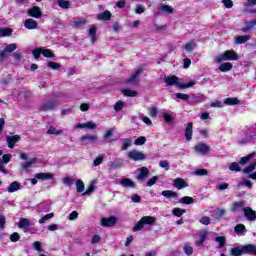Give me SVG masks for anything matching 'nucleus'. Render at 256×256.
Here are the masks:
<instances>
[{
	"label": "nucleus",
	"mask_w": 256,
	"mask_h": 256,
	"mask_svg": "<svg viewBox=\"0 0 256 256\" xmlns=\"http://www.w3.org/2000/svg\"><path fill=\"white\" fill-rule=\"evenodd\" d=\"M256 153L252 152L248 156L242 157L239 160V165H248L244 170H242V173L245 175H249L255 171L256 168Z\"/></svg>",
	"instance_id": "nucleus-1"
},
{
	"label": "nucleus",
	"mask_w": 256,
	"mask_h": 256,
	"mask_svg": "<svg viewBox=\"0 0 256 256\" xmlns=\"http://www.w3.org/2000/svg\"><path fill=\"white\" fill-rule=\"evenodd\" d=\"M164 82L169 87L175 85V87H178V89H189V87H193L195 85V81H190L186 84H182L179 82V78L177 76H168L165 78Z\"/></svg>",
	"instance_id": "nucleus-2"
},
{
	"label": "nucleus",
	"mask_w": 256,
	"mask_h": 256,
	"mask_svg": "<svg viewBox=\"0 0 256 256\" xmlns=\"http://www.w3.org/2000/svg\"><path fill=\"white\" fill-rule=\"evenodd\" d=\"M223 61H239V55L235 50H226L214 58V63H223Z\"/></svg>",
	"instance_id": "nucleus-3"
},
{
	"label": "nucleus",
	"mask_w": 256,
	"mask_h": 256,
	"mask_svg": "<svg viewBox=\"0 0 256 256\" xmlns=\"http://www.w3.org/2000/svg\"><path fill=\"white\" fill-rule=\"evenodd\" d=\"M157 223V218L153 216H143L140 221H138L133 227L132 231L137 233V231H141L145 225H155Z\"/></svg>",
	"instance_id": "nucleus-4"
},
{
	"label": "nucleus",
	"mask_w": 256,
	"mask_h": 256,
	"mask_svg": "<svg viewBox=\"0 0 256 256\" xmlns=\"http://www.w3.org/2000/svg\"><path fill=\"white\" fill-rule=\"evenodd\" d=\"M194 150L195 152L198 154V155H209V153H211V146H209V144L207 143H199L198 145H196L194 147Z\"/></svg>",
	"instance_id": "nucleus-5"
},
{
	"label": "nucleus",
	"mask_w": 256,
	"mask_h": 256,
	"mask_svg": "<svg viewBox=\"0 0 256 256\" xmlns=\"http://www.w3.org/2000/svg\"><path fill=\"white\" fill-rule=\"evenodd\" d=\"M17 49V44H6L4 50L0 52V61H5L7 59L8 53H13Z\"/></svg>",
	"instance_id": "nucleus-6"
},
{
	"label": "nucleus",
	"mask_w": 256,
	"mask_h": 256,
	"mask_svg": "<svg viewBox=\"0 0 256 256\" xmlns=\"http://www.w3.org/2000/svg\"><path fill=\"white\" fill-rule=\"evenodd\" d=\"M57 108V101L55 100H46L39 107L40 111H53V109Z\"/></svg>",
	"instance_id": "nucleus-7"
},
{
	"label": "nucleus",
	"mask_w": 256,
	"mask_h": 256,
	"mask_svg": "<svg viewBox=\"0 0 256 256\" xmlns=\"http://www.w3.org/2000/svg\"><path fill=\"white\" fill-rule=\"evenodd\" d=\"M51 96L54 101H56L57 105H59V103H65V101L69 99V94L65 92H53Z\"/></svg>",
	"instance_id": "nucleus-8"
},
{
	"label": "nucleus",
	"mask_w": 256,
	"mask_h": 256,
	"mask_svg": "<svg viewBox=\"0 0 256 256\" xmlns=\"http://www.w3.org/2000/svg\"><path fill=\"white\" fill-rule=\"evenodd\" d=\"M128 159L132 161H145V154L143 152H139L138 150H132L128 152Z\"/></svg>",
	"instance_id": "nucleus-9"
},
{
	"label": "nucleus",
	"mask_w": 256,
	"mask_h": 256,
	"mask_svg": "<svg viewBox=\"0 0 256 256\" xmlns=\"http://www.w3.org/2000/svg\"><path fill=\"white\" fill-rule=\"evenodd\" d=\"M29 17H34V19H41L43 17V12L39 6H33L27 11Z\"/></svg>",
	"instance_id": "nucleus-10"
},
{
	"label": "nucleus",
	"mask_w": 256,
	"mask_h": 256,
	"mask_svg": "<svg viewBox=\"0 0 256 256\" xmlns=\"http://www.w3.org/2000/svg\"><path fill=\"white\" fill-rule=\"evenodd\" d=\"M149 175H151L149 168L141 167L138 169V175L136 176V179L138 181H145V179H147V177H149Z\"/></svg>",
	"instance_id": "nucleus-11"
},
{
	"label": "nucleus",
	"mask_w": 256,
	"mask_h": 256,
	"mask_svg": "<svg viewBox=\"0 0 256 256\" xmlns=\"http://www.w3.org/2000/svg\"><path fill=\"white\" fill-rule=\"evenodd\" d=\"M244 217L247 221H256V212L251 207L243 208Z\"/></svg>",
	"instance_id": "nucleus-12"
},
{
	"label": "nucleus",
	"mask_w": 256,
	"mask_h": 256,
	"mask_svg": "<svg viewBox=\"0 0 256 256\" xmlns=\"http://www.w3.org/2000/svg\"><path fill=\"white\" fill-rule=\"evenodd\" d=\"M116 224H117V217H115V216H110L108 218L101 219L102 227H113Z\"/></svg>",
	"instance_id": "nucleus-13"
},
{
	"label": "nucleus",
	"mask_w": 256,
	"mask_h": 256,
	"mask_svg": "<svg viewBox=\"0 0 256 256\" xmlns=\"http://www.w3.org/2000/svg\"><path fill=\"white\" fill-rule=\"evenodd\" d=\"M98 139L97 135H86L80 138V142L82 145L87 146L89 143H97Z\"/></svg>",
	"instance_id": "nucleus-14"
},
{
	"label": "nucleus",
	"mask_w": 256,
	"mask_h": 256,
	"mask_svg": "<svg viewBox=\"0 0 256 256\" xmlns=\"http://www.w3.org/2000/svg\"><path fill=\"white\" fill-rule=\"evenodd\" d=\"M21 139V136H6V142L8 144L9 149H15V143H18Z\"/></svg>",
	"instance_id": "nucleus-15"
},
{
	"label": "nucleus",
	"mask_w": 256,
	"mask_h": 256,
	"mask_svg": "<svg viewBox=\"0 0 256 256\" xmlns=\"http://www.w3.org/2000/svg\"><path fill=\"white\" fill-rule=\"evenodd\" d=\"M242 251L244 255H255L256 256V245L255 244H246L242 246Z\"/></svg>",
	"instance_id": "nucleus-16"
},
{
	"label": "nucleus",
	"mask_w": 256,
	"mask_h": 256,
	"mask_svg": "<svg viewBox=\"0 0 256 256\" xmlns=\"http://www.w3.org/2000/svg\"><path fill=\"white\" fill-rule=\"evenodd\" d=\"M256 27V20H250L245 22L244 26L241 28L242 33H249V31H253Z\"/></svg>",
	"instance_id": "nucleus-17"
},
{
	"label": "nucleus",
	"mask_w": 256,
	"mask_h": 256,
	"mask_svg": "<svg viewBox=\"0 0 256 256\" xmlns=\"http://www.w3.org/2000/svg\"><path fill=\"white\" fill-rule=\"evenodd\" d=\"M173 186L178 189H185V187H189V183L183 180V178H176L173 181Z\"/></svg>",
	"instance_id": "nucleus-18"
},
{
	"label": "nucleus",
	"mask_w": 256,
	"mask_h": 256,
	"mask_svg": "<svg viewBox=\"0 0 256 256\" xmlns=\"http://www.w3.org/2000/svg\"><path fill=\"white\" fill-rule=\"evenodd\" d=\"M143 73V66H140L135 70V72L126 80V83H135L139 77Z\"/></svg>",
	"instance_id": "nucleus-19"
},
{
	"label": "nucleus",
	"mask_w": 256,
	"mask_h": 256,
	"mask_svg": "<svg viewBox=\"0 0 256 256\" xmlns=\"http://www.w3.org/2000/svg\"><path fill=\"white\" fill-rule=\"evenodd\" d=\"M120 185H122V187H125L126 189H129V188L135 189L137 187V184L129 178H124L120 180Z\"/></svg>",
	"instance_id": "nucleus-20"
},
{
	"label": "nucleus",
	"mask_w": 256,
	"mask_h": 256,
	"mask_svg": "<svg viewBox=\"0 0 256 256\" xmlns=\"http://www.w3.org/2000/svg\"><path fill=\"white\" fill-rule=\"evenodd\" d=\"M184 135L186 141H191V139H193V122H189L187 124L186 129L184 131Z\"/></svg>",
	"instance_id": "nucleus-21"
},
{
	"label": "nucleus",
	"mask_w": 256,
	"mask_h": 256,
	"mask_svg": "<svg viewBox=\"0 0 256 256\" xmlns=\"http://www.w3.org/2000/svg\"><path fill=\"white\" fill-rule=\"evenodd\" d=\"M76 129H90V130H93V129H97V124H95V122L93 121H89V122H86V123H79L78 125L75 126Z\"/></svg>",
	"instance_id": "nucleus-22"
},
{
	"label": "nucleus",
	"mask_w": 256,
	"mask_h": 256,
	"mask_svg": "<svg viewBox=\"0 0 256 256\" xmlns=\"http://www.w3.org/2000/svg\"><path fill=\"white\" fill-rule=\"evenodd\" d=\"M38 26H39V24L31 18H28L24 21L25 29H28L30 31L33 30V29H37Z\"/></svg>",
	"instance_id": "nucleus-23"
},
{
	"label": "nucleus",
	"mask_w": 256,
	"mask_h": 256,
	"mask_svg": "<svg viewBox=\"0 0 256 256\" xmlns=\"http://www.w3.org/2000/svg\"><path fill=\"white\" fill-rule=\"evenodd\" d=\"M18 227L19 229H23V231L27 232V228L31 227V221L27 218H20Z\"/></svg>",
	"instance_id": "nucleus-24"
},
{
	"label": "nucleus",
	"mask_w": 256,
	"mask_h": 256,
	"mask_svg": "<svg viewBox=\"0 0 256 256\" xmlns=\"http://www.w3.org/2000/svg\"><path fill=\"white\" fill-rule=\"evenodd\" d=\"M109 169H119L123 167V159L116 158L113 162L108 163Z\"/></svg>",
	"instance_id": "nucleus-25"
},
{
	"label": "nucleus",
	"mask_w": 256,
	"mask_h": 256,
	"mask_svg": "<svg viewBox=\"0 0 256 256\" xmlns=\"http://www.w3.org/2000/svg\"><path fill=\"white\" fill-rule=\"evenodd\" d=\"M37 211L38 213H47L48 211H51V205L47 202H42L37 205Z\"/></svg>",
	"instance_id": "nucleus-26"
},
{
	"label": "nucleus",
	"mask_w": 256,
	"mask_h": 256,
	"mask_svg": "<svg viewBox=\"0 0 256 256\" xmlns=\"http://www.w3.org/2000/svg\"><path fill=\"white\" fill-rule=\"evenodd\" d=\"M243 211V209H245V202L243 201H239V202H234L232 204V207H231V211L232 213H237V211Z\"/></svg>",
	"instance_id": "nucleus-27"
},
{
	"label": "nucleus",
	"mask_w": 256,
	"mask_h": 256,
	"mask_svg": "<svg viewBox=\"0 0 256 256\" xmlns=\"http://www.w3.org/2000/svg\"><path fill=\"white\" fill-rule=\"evenodd\" d=\"M98 21H111V12L109 10H106L102 13H99L97 15Z\"/></svg>",
	"instance_id": "nucleus-28"
},
{
	"label": "nucleus",
	"mask_w": 256,
	"mask_h": 256,
	"mask_svg": "<svg viewBox=\"0 0 256 256\" xmlns=\"http://www.w3.org/2000/svg\"><path fill=\"white\" fill-rule=\"evenodd\" d=\"M161 195L166 197V199H177L179 197V194H177V192H173L172 190H164L162 191Z\"/></svg>",
	"instance_id": "nucleus-29"
},
{
	"label": "nucleus",
	"mask_w": 256,
	"mask_h": 256,
	"mask_svg": "<svg viewBox=\"0 0 256 256\" xmlns=\"http://www.w3.org/2000/svg\"><path fill=\"white\" fill-rule=\"evenodd\" d=\"M35 177L36 179H40L42 181H49L53 178V174L42 172V173H37Z\"/></svg>",
	"instance_id": "nucleus-30"
},
{
	"label": "nucleus",
	"mask_w": 256,
	"mask_h": 256,
	"mask_svg": "<svg viewBox=\"0 0 256 256\" xmlns=\"http://www.w3.org/2000/svg\"><path fill=\"white\" fill-rule=\"evenodd\" d=\"M19 189H21V183L14 181L8 186L7 191L8 193H15V191H19Z\"/></svg>",
	"instance_id": "nucleus-31"
},
{
	"label": "nucleus",
	"mask_w": 256,
	"mask_h": 256,
	"mask_svg": "<svg viewBox=\"0 0 256 256\" xmlns=\"http://www.w3.org/2000/svg\"><path fill=\"white\" fill-rule=\"evenodd\" d=\"M88 35L91 36V41L94 44L97 41V27L95 25H91L88 30Z\"/></svg>",
	"instance_id": "nucleus-32"
},
{
	"label": "nucleus",
	"mask_w": 256,
	"mask_h": 256,
	"mask_svg": "<svg viewBox=\"0 0 256 256\" xmlns=\"http://www.w3.org/2000/svg\"><path fill=\"white\" fill-rule=\"evenodd\" d=\"M251 39V36L245 35V36H237L234 40L235 45H243V43H247Z\"/></svg>",
	"instance_id": "nucleus-33"
},
{
	"label": "nucleus",
	"mask_w": 256,
	"mask_h": 256,
	"mask_svg": "<svg viewBox=\"0 0 256 256\" xmlns=\"http://www.w3.org/2000/svg\"><path fill=\"white\" fill-rule=\"evenodd\" d=\"M218 69L222 73H227V71H231V69H233V64H231V62H225L222 63Z\"/></svg>",
	"instance_id": "nucleus-34"
},
{
	"label": "nucleus",
	"mask_w": 256,
	"mask_h": 256,
	"mask_svg": "<svg viewBox=\"0 0 256 256\" xmlns=\"http://www.w3.org/2000/svg\"><path fill=\"white\" fill-rule=\"evenodd\" d=\"M230 255L232 256H241L243 253V246H238L230 249Z\"/></svg>",
	"instance_id": "nucleus-35"
},
{
	"label": "nucleus",
	"mask_w": 256,
	"mask_h": 256,
	"mask_svg": "<svg viewBox=\"0 0 256 256\" xmlns=\"http://www.w3.org/2000/svg\"><path fill=\"white\" fill-rule=\"evenodd\" d=\"M234 231H235L236 235H243V233H247V228L243 224H237L234 227Z\"/></svg>",
	"instance_id": "nucleus-36"
},
{
	"label": "nucleus",
	"mask_w": 256,
	"mask_h": 256,
	"mask_svg": "<svg viewBox=\"0 0 256 256\" xmlns=\"http://www.w3.org/2000/svg\"><path fill=\"white\" fill-rule=\"evenodd\" d=\"M35 163H37V158H31L26 163H22L21 167L24 169H29L30 167H33V165H35Z\"/></svg>",
	"instance_id": "nucleus-37"
},
{
	"label": "nucleus",
	"mask_w": 256,
	"mask_h": 256,
	"mask_svg": "<svg viewBox=\"0 0 256 256\" xmlns=\"http://www.w3.org/2000/svg\"><path fill=\"white\" fill-rule=\"evenodd\" d=\"M76 191L78 193H83L85 191V184L83 183V180L78 179L76 181Z\"/></svg>",
	"instance_id": "nucleus-38"
},
{
	"label": "nucleus",
	"mask_w": 256,
	"mask_h": 256,
	"mask_svg": "<svg viewBox=\"0 0 256 256\" xmlns=\"http://www.w3.org/2000/svg\"><path fill=\"white\" fill-rule=\"evenodd\" d=\"M216 243H218V247L219 249H221L222 247H225V243H227V239H225V236H217L215 238Z\"/></svg>",
	"instance_id": "nucleus-39"
},
{
	"label": "nucleus",
	"mask_w": 256,
	"mask_h": 256,
	"mask_svg": "<svg viewBox=\"0 0 256 256\" xmlns=\"http://www.w3.org/2000/svg\"><path fill=\"white\" fill-rule=\"evenodd\" d=\"M122 93L125 97H137V91L131 89H124Z\"/></svg>",
	"instance_id": "nucleus-40"
},
{
	"label": "nucleus",
	"mask_w": 256,
	"mask_h": 256,
	"mask_svg": "<svg viewBox=\"0 0 256 256\" xmlns=\"http://www.w3.org/2000/svg\"><path fill=\"white\" fill-rule=\"evenodd\" d=\"M194 199L192 197L189 196H184L180 199L179 203H182L184 205H191L192 203H194Z\"/></svg>",
	"instance_id": "nucleus-41"
},
{
	"label": "nucleus",
	"mask_w": 256,
	"mask_h": 256,
	"mask_svg": "<svg viewBox=\"0 0 256 256\" xmlns=\"http://www.w3.org/2000/svg\"><path fill=\"white\" fill-rule=\"evenodd\" d=\"M46 133L47 135H63V130H57L55 127L51 126Z\"/></svg>",
	"instance_id": "nucleus-42"
},
{
	"label": "nucleus",
	"mask_w": 256,
	"mask_h": 256,
	"mask_svg": "<svg viewBox=\"0 0 256 256\" xmlns=\"http://www.w3.org/2000/svg\"><path fill=\"white\" fill-rule=\"evenodd\" d=\"M57 4L61 9H69L71 7V3L67 0H58Z\"/></svg>",
	"instance_id": "nucleus-43"
},
{
	"label": "nucleus",
	"mask_w": 256,
	"mask_h": 256,
	"mask_svg": "<svg viewBox=\"0 0 256 256\" xmlns=\"http://www.w3.org/2000/svg\"><path fill=\"white\" fill-rule=\"evenodd\" d=\"M42 55L43 57H46L47 59H53L55 57V54L49 49L42 48Z\"/></svg>",
	"instance_id": "nucleus-44"
},
{
	"label": "nucleus",
	"mask_w": 256,
	"mask_h": 256,
	"mask_svg": "<svg viewBox=\"0 0 256 256\" xmlns=\"http://www.w3.org/2000/svg\"><path fill=\"white\" fill-rule=\"evenodd\" d=\"M12 33H13V30H11V28L0 29V37H10Z\"/></svg>",
	"instance_id": "nucleus-45"
},
{
	"label": "nucleus",
	"mask_w": 256,
	"mask_h": 256,
	"mask_svg": "<svg viewBox=\"0 0 256 256\" xmlns=\"http://www.w3.org/2000/svg\"><path fill=\"white\" fill-rule=\"evenodd\" d=\"M186 212H187V210H185V209L174 208L172 210V215H174L175 217H181Z\"/></svg>",
	"instance_id": "nucleus-46"
},
{
	"label": "nucleus",
	"mask_w": 256,
	"mask_h": 256,
	"mask_svg": "<svg viewBox=\"0 0 256 256\" xmlns=\"http://www.w3.org/2000/svg\"><path fill=\"white\" fill-rule=\"evenodd\" d=\"M47 67H49L50 69H53L54 71H58V69H61V64L57 62L48 61Z\"/></svg>",
	"instance_id": "nucleus-47"
},
{
	"label": "nucleus",
	"mask_w": 256,
	"mask_h": 256,
	"mask_svg": "<svg viewBox=\"0 0 256 256\" xmlns=\"http://www.w3.org/2000/svg\"><path fill=\"white\" fill-rule=\"evenodd\" d=\"M224 105H239V99L237 98H226Z\"/></svg>",
	"instance_id": "nucleus-48"
},
{
	"label": "nucleus",
	"mask_w": 256,
	"mask_h": 256,
	"mask_svg": "<svg viewBox=\"0 0 256 256\" xmlns=\"http://www.w3.org/2000/svg\"><path fill=\"white\" fill-rule=\"evenodd\" d=\"M147 143V138L145 136H140L134 141V145L141 146Z\"/></svg>",
	"instance_id": "nucleus-49"
},
{
	"label": "nucleus",
	"mask_w": 256,
	"mask_h": 256,
	"mask_svg": "<svg viewBox=\"0 0 256 256\" xmlns=\"http://www.w3.org/2000/svg\"><path fill=\"white\" fill-rule=\"evenodd\" d=\"M103 159H105V154H101L93 161L94 167H99L101 163H103Z\"/></svg>",
	"instance_id": "nucleus-50"
},
{
	"label": "nucleus",
	"mask_w": 256,
	"mask_h": 256,
	"mask_svg": "<svg viewBox=\"0 0 256 256\" xmlns=\"http://www.w3.org/2000/svg\"><path fill=\"white\" fill-rule=\"evenodd\" d=\"M207 241V232L200 235V240L196 242L197 247H203V243Z\"/></svg>",
	"instance_id": "nucleus-51"
},
{
	"label": "nucleus",
	"mask_w": 256,
	"mask_h": 256,
	"mask_svg": "<svg viewBox=\"0 0 256 256\" xmlns=\"http://www.w3.org/2000/svg\"><path fill=\"white\" fill-rule=\"evenodd\" d=\"M160 9L163 13H168V14H171L173 13V7H171L170 5H165V4H162L160 6Z\"/></svg>",
	"instance_id": "nucleus-52"
},
{
	"label": "nucleus",
	"mask_w": 256,
	"mask_h": 256,
	"mask_svg": "<svg viewBox=\"0 0 256 256\" xmlns=\"http://www.w3.org/2000/svg\"><path fill=\"white\" fill-rule=\"evenodd\" d=\"M131 145V138H126L122 140V151H127Z\"/></svg>",
	"instance_id": "nucleus-53"
},
{
	"label": "nucleus",
	"mask_w": 256,
	"mask_h": 256,
	"mask_svg": "<svg viewBox=\"0 0 256 256\" xmlns=\"http://www.w3.org/2000/svg\"><path fill=\"white\" fill-rule=\"evenodd\" d=\"M238 187H248V189H252L253 183H251V181L249 180H243L238 183Z\"/></svg>",
	"instance_id": "nucleus-54"
},
{
	"label": "nucleus",
	"mask_w": 256,
	"mask_h": 256,
	"mask_svg": "<svg viewBox=\"0 0 256 256\" xmlns=\"http://www.w3.org/2000/svg\"><path fill=\"white\" fill-rule=\"evenodd\" d=\"M53 217H55L54 213L46 214L44 217H42L39 220L40 225H43V223H45L46 221H49V219H53Z\"/></svg>",
	"instance_id": "nucleus-55"
},
{
	"label": "nucleus",
	"mask_w": 256,
	"mask_h": 256,
	"mask_svg": "<svg viewBox=\"0 0 256 256\" xmlns=\"http://www.w3.org/2000/svg\"><path fill=\"white\" fill-rule=\"evenodd\" d=\"M41 54L43 55V48H36L32 51L34 59H39V57H41Z\"/></svg>",
	"instance_id": "nucleus-56"
},
{
	"label": "nucleus",
	"mask_w": 256,
	"mask_h": 256,
	"mask_svg": "<svg viewBox=\"0 0 256 256\" xmlns=\"http://www.w3.org/2000/svg\"><path fill=\"white\" fill-rule=\"evenodd\" d=\"M225 213H227V210L224 208H218L216 211V219H221V217H225Z\"/></svg>",
	"instance_id": "nucleus-57"
},
{
	"label": "nucleus",
	"mask_w": 256,
	"mask_h": 256,
	"mask_svg": "<svg viewBox=\"0 0 256 256\" xmlns=\"http://www.w3.org/2000/svg\"><path fill=\"white\" fill-rule=\"evenodd\" d=\"M229 170L238 172L241 171V167L239 166V163L233 162L232 164H230Z\"/></svg>",
	"instance_id": "nucleus-58"
},
{
	"label": "nucleus",
	"mask_w": 256,
	"mask_h": 256,
	"mask_svg": "<svg viewBox=\"0 0 256 256\" xmlns=\"http://www.w3.org/2000/svg\"><path fill=\"white\" fill-rule=\"evenodd\" d=\"M19 239H21V235H19V233L14 232L12 235H10V241L12 243H17V241H19Z\"/></svg>",
	"instance_id": "nucleus-59"
},
{
	"label": "nucleus",
	"mask_w": 256,
	"mask_h": 256,
	"mask_svg": "<svg viewBox=\"0 0 256 256\" xmlns=\"http://www.w3.org/2000/svg\"><path fill=\"white\" fill-rule=\"evenodd\" d=\"M123 107H125V104L123 103V101H118L114 105V111L119 112L123 109Z\"/></svg>",
	"instance_id": "nucleus-60"
},
{
	"label": "nucleus",
	"mask_w": 256,
	"mask_h": 256,
	"mask_svg": "<svg viewBox=\"0 0 256 256\" xmlns=\"http://www.w3.org/2000/svg\"><path fill=\"white\" fill-rule=\"evenodd\" d=\"M175 97L177 99H181L182 101H189V98H190L189 95L183 94V93H176Z\"/></svg>",
	"instance_id": "nucleus-61"
},
{
	"label": "nucleus",
	"mask_w": 256,
	"mask_h": 256,
	"mask_svg": "<svg viewBox=\"0 0 256 256\" xmlns=\"http://www.w3.org/2000/svg\"><path fill=\"white\" fill-rule=\"evenodd\" d=\"M74 27L79 29V27H83V25H87V20H77L73 22Z\"/></svg>",
	"instance_id": "nucleus-62"
},
{
	"label": "nucleus",
	"mask_w": 256,
	"mask_h": 256,
	"mask_svg": "<svg viewBox=\"0 0 256 256\" xmlns=\"http://www.w3.org/2000/svg\"><path fill=\"white\" fill-rule=\"evenodd\" d=\"M194 175H197L198 177H203L205 175H208L207 169H198L194 172Z\"/></svg>",
	"instance_id": "nucleus-63"
},
{
	"label": "nucleus",
	"mask_w": 256,
	"mask_h": 256,
	"mask_svg": "<svg viewBox=\"0 0 256 256\" xmlns=\"http://www.w3.org/2000/svg\"><path fill=\"white\" fill-rule=\"evenodd\" d=\"M159 167L165 169V171H169V162L167 160H161L159 162Z\"/></svg>",
	"instance_id": "nucleus-64"
}]
</instances>
